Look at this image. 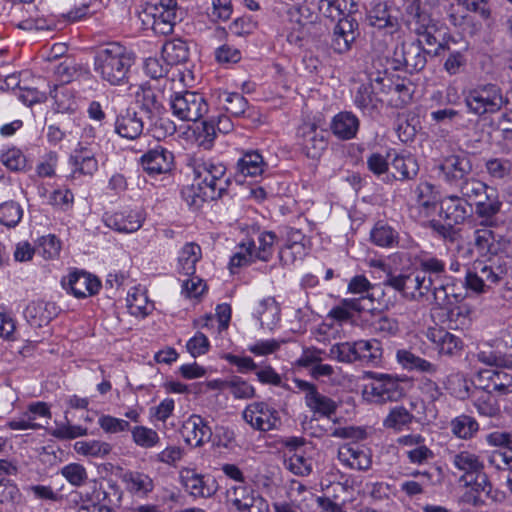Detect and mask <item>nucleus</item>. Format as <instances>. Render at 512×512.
Returning a JSON list of instances; mask_svg holds the SVG:
<instances>
[{
  "mask_svg": "<svg viewBox=\"0 0 512 512\" xmlns=\"http://www.w3.org/2000/svg\"><path fill=\"white\" fill-rule=\"evenodd\" d=\"M135 62V54L118 42L100 47L94 56V70L110 85L119 86L128 82V73Z\"/></svg>",
  "mask_w": 512,
  "mask_h": 512,
  "instance_id": "f257e3e1",
  "label": "nucleus"
},
{
  "mask_svg": "<svg viewBox=\"0 0 512 512\" xmlns=\"http://www.w3.org/2000/svg\"><path fill=\"white\" fill-rule=\"evenodd\" d=\"M145 29L167 36L173 32L177 22L182 19V12L177 0H160L158 3H145L138 13Z\"/></svg>",
  "mask_w": 512,
  "mask_h": 512,
  "instance_id": "f03ea898",
  "label": "nucleus"
},
{
  "mask_svg": "<svg viewBox=\"0 0 512 512\" xmlns=\"http://www.w3.org/2000/svg\"><path fill=\"white\" fill-rule=\"evenodd\" d=\"M194 181L204 188V195L210 200L221 198L230 185V178L226 176V167L223 163L212 159L194 158Z\"/></svg>",
  "mask_w": 512,
  "mask_h": 512,
  "instance_id": "7ed1b4c3",
  "label": "nucleus"
},
{
  "mask_svg": "<svg viewBox=\"0 0 512 512\" xmlns=\"http://www.w3.org/2000/svg\"><path fill=\"white\" fill-rule=\"evenodd\" d=\"M503 90L496 83H481L464 92L467 111L476 116L495 114L503 108Z\"/></svg>",
  "mask_w": 512,
  "mask_h": 512,
  "instance_id": "20e7f679",
  "label": "nucleus"
},
{
  "mask_svg": "<svg viewBox=\"0 0 512 512\" xmlns=\"http://www.w3.org/2000/svg\"><path fill=\"white\" fill-rule=\"evenodd\" d=\"M371 382L363 389L364 398L373 404H386L398 402L406 394L402 383L405 379L395 375L377 372H368Z\"/></svg>",
  "mask_w": 512,
  "mask_h": 512,
  "instance_id": "39448f33",
  "label": "nucleus"
},
{
  "mask_svg": "<svg viewBox=\"0 0 512 512\" xmlns=\"http://www.w3.org/2000/svg\"><path fill=\"white\" fill-rule=\"evenodd\" d=\"M429 53L424 49L420 39L402 41L395 46L388 59L394 70H403L412 74L425 68Z\"/></svg>",
  "mask_w": 512,
  "mask_h": 512,
  "instance_id": "423d86ee",
  "label": "nucleus"
},
{
  "mask_svg": "<svg viewBox=\"0 0 512 512\" xmlns=\"http://www.w3.org/2000/svg\"><path fill=\"white\" fill-rule=\"evenodd\" d=\"M383 284L391 287L410 301L424 302L430 300V286L426 283L425 277L418 271L408 273H388Z\"/></svg>",
  "mask_w": 512,
  "mask_h": 512,
  "instance_id": "0eeeda50",
  "label": "nucleus"
},
{
  "mask_svg": "<svg viewBox=\"0 0 512 512\" xmlns=\"http://www.w3.org/2000/svg\"><path fill=\"white\" fill-rule=\"evenodd\" d=\"M470 45L466 40L456 39L452 35H444L442 42L433 52V56L439 57L447 52V57L443 63L444 71L450 76L463 72L468 63V53Z\"/></svg>",
  "mask_w": 512,
  "mask_h": 512,
  "instance_id": "6e6552de",
  "label": "nucleus"
},
{
  "mask_svg": "<svg viewBox=\"0 0 512 512\" xmlns=\"http://www.w3.org/2000/svg\"><path fill=\"white\" fill-rule=\"evenodd\" d=\"M174 116L182 121H197L208 112V104L201 93L184 91L174 93L170 98Z\"/></svg>",
  "mask_w": 512,
  "mask_h": 512,
  "instance_id": "1a4fd4ad",
  "label": "nucleus"
},
{
  "mask_svg": "<svg viewBox=\"0 0 512 512\" xmlns=\"http://www.w3.org/2000/svg\"><path fill=\"white\" fill-rule=\"evenodd\" d=\"M459 301V295L455 293L453 278L446 277L444 280L436 281L430 290V300L437 308L449 310V318L453 320L455 316L466 315L469 313L467 306H458L453 308Z\"/></svg>",
  "mask_w": 512,
  "mask_h": 512,
  "instance_id": "9d476101",
  "label": "nucleus"
},
{
  "mask_svg": "<svg viewBox=\"0 0 512 512\" xmlns=\"http://www.w3.org/2000/svg\"><path fill=\"white\" fill-rule=\"evenodd\" d=\"M227 499L237 512H269L268 502L244 483L231 487Z\"/></svg>",
  "mask_w": 512,
  "mask_h": 512,
  "instance_id": "9b49d317",
  "label": "nucleus"
},
{
  "mask_svg": "<svg viewBox=\"0 0 512 512\" xmlns=\"http://www.w3.org/2000/svg\"><path fill=\"white\" fill-rule=\"evenodd\" d=\"M474 213L482 227H499L504 223L501 217L503 201L497 191L490 188L483 198L474 204Z\"/></svg>",
  "mask_w": 512,
  "mask_h": 512,
  "instance_id": "f8f14e48",
  "label": "nucleus"
},
{
  "mask_svg": "<svg viewBox=\"0 0 512 512\" xmlns=\"http://www.w3.org/2000/svg\"><path fill=\"white\" fill-rule=\"evenodd\" d=\"M327 131L319 128L314 123H304L297 130L299 144L303 153L312 159H317L327 148Z\"/></svg>",
  "mask_w": 512,
  "mask_h": 512,
  "instance_id": "ddd939ff",
  "label": "nucleus"
},
{
  "mask_svg": "<svg viewBox=\"0 0 512 512\" xmlns=\"http://www.w3.org/2000/svg\"><path fill=\"white\" fill-rule=\"evenodd\" d=\"M243 418L254 429L260 431L273 430L281 423L277 410L265 402L249 404L243 411Z\"/></svg>",
  "mask_w": 512,
  "mask_h": 512,
  "instance_id": "4468645a",
  "label": "nucleus"
},
{
  "mask_svg": "<svg viewBox=\"0 0 512 512\" xmlns=\"http://www.w3.org/2000/svg\"><path fill=\"white\" fill-rule=\"evenodd\" d=\"M140 164L149 175L166 174L174 168V154L168 148L156 145L140 157Z\"/></svg>",
  "mask_w": 512,
  "mask_h": 512,
  "instance_id": "2eb2a0df",
  "label": "nucleus"
},
{
  "mask_svg": "<svg viewBox=\"0 0 512 512\" xmlns=\"http://www.w3.org/2000/svg\"><path fill=\"white\" fill-rule=\"evenodd\" d=\"M414 264L418 273L425 277L426 283L432 289L436 281L444 280L447 276L446 262L436 255L421 250L414 255Z\"/></svg>",
  "mask_w": 512,
  "mask_h": 512,
  "instance_id": "dca6fc26",
  "label": "nucleus"
},
{
  "mask_svg": "<svg viewBox=\"0 0 512 512\" xmlns=\"http://www.w3.org/2000/svg\"><path fill=\"white\" fill-rule=\"evenodd\" d=\"M439 170L445 182L455 185L471 175L473 165L469 156L464 154H453L444 158L439 165Z\"/></svg>",
  "mask_w": 512,
  "mask_h": 512,
  "instance_id": "f3484780",
  "label": "nucleus"
},
{
  "mask_svg": "<svg viewBox=\"0 0 512 512\" xmlns=\"http://www.w3.org/2000/svg\"><path fill=\"white\" fill-rule=\"evenodd\" d=\"M390 171L382 180L391 184L394 181H409L417 177L419 166L416 159L411 155L398 153L390 154Z\"/></svg>",
  "mask_w": 512,
  "mask_h": 512,
  "instance_id": "a211bd4d",
  "label": "nucleus"
},
{
  "mask_svg": "<svg viewBox=\"0 0 512 512\" xmlns=\"http://www.w3.org/2000/svg\"><path fill=\"white\" fill-rule=\"evenodd\" d=\"M104 224L118 233H133L139 230L144 218L137 210L124 209L103 214Z\"/></svg>",
  "mask_w": 512,
  "mask_h": 512,
  "instance_id": "6ab92c4d",
  "label": "nucleus"
},
{
  "mask_svg": "<svg viewBox=\"0 0 512 512\" xmlns=\"http://www.w3.org/2000/svg\"><path fill=\"white\" fill-rule=\"evenodd\" d=\"M62 284L66 289L77 298H86L98 293L100 280L85 271H73L66 278H63Z\"/></svg>",
  "mask_w": 512,
  "mask_h": 512,
  "instance_id": "aec40b11",
  "label": "nucleus"
},
{
  "mask_svg": "<svg viewBox=\"0 0 512 512\" xmlns=\"http://www.w3.org/2000/svg\"><path fill=\"white\" fill-rule=\"evenodd\" d=\"M427 339L432 342L440 355L458 356L464 348L462 339L442 327H430L426 331Z\"/></svg>",
  "mask_w": 512,
  "mask_h": 512,
  "instance_id": "412c9836",
  "label": "nucleus"
},
{
  "mask_svg": "<svg viewBox=\"0 0 512 512\" xmlns=\"http://www.w3.org/2000/svg\"><path fill=\"white\" fill-rule=\"evenodd\" d=\"M338 459L345 466L356 470H368L372 465V454L369 448L360 446L356 442L347 443L339 447Z\"/></svg>",
  "mask_w": 512,
  "mask_h": 512,
  "instance_id": "4be33fe9",
  "label": "nucleus"
},
{
  "mask_svg": "<svg viewBox=\"0 0 512 512\" xmlns=\"http://www.w3.org/2000/svg\"><path fill=\"white\" fill-rule=\"evenodd\" d=\"M96 153L97 146L84 145L80 142L69 158L70 164L74 167L73 174L79 173L81 175L93 176L98 170Z\"/></svg>",
  "mask_w": 512,
  "mask_h": 512,
  "instance_id": "5701e85b",
  "label": "nucleus"
},
{
  "mask_svg": "<svg viewBox=\"0 0 512 512\" xmlns=\"http://www.w3.org/2000/svg\"><path fill=\"white\" fill-rule=\"evenodd\" d=\"M181 434L188 445L198 447L211 439L212 431L201 416L194 414L183 423Z\"/></svg>",
  "mask_w": 512,
  "mask_h": 512,
  "instance_id": "b1692460",
  "label": "nucleus"
},
{
  "mask_svg": "<svg viewBox=\"0 0 512 512\" xmlns=\"http://www.w3.org/2000/svg\"><path fill=\"white\" fill-rule=\"evenodd\" d=\"M358 23L352 17L340 18L333 30L331 48L339 54L347 52L356 38Z\"/></svg>",
  "mask_w": 512,
  "mask_h": 512,
  "instance_id": "393cba45",
  "label": "nucleus"
},
{
  "mask_svg": "<svg viewBox=\"0 0 512 512\" xmlns=\"http://www.w3.org/2000/svg\"><path fill=\"white\" fill-rule=\"evenodd\" d=\"M142 118L132 108H126L117 115L115 120V132L122 138L134 140L143 132Z\"/></svg>",
  "mask_w": 512,
  "mask_h": 512,
  "instance_id": "a878e982",
  "label": "nucleus"
},
{
  "mask_svg": "<svg viewBox=\"0 0 512 512\" xmlns=\"http://www.w3.org/2000/svg\"><path fill=\"white\" fill-rule=\"evenodd\" d=\"M441 211L444 217L454 225L462 224L472 215L473 207L456 194L447 195L442 199Z\"/></svg>",
  "mask_w": 512,
  "mask_h": 512,
  "instance_id": "bb28decb",
  "label": "nucleus"
},
{
  "mask_svg": "<svg viewBox=\"0 0 512 512\" xmlns=\"http://www.w3.org/2000/svg\"><path fill=\"white\" fill-rule=\"evenodd\" d=\"M353 101L355 106L364 115L369 116L379 112L383 104L370 79L368 82L359 85L354 94Z\"/></svg>",
  "mask_w": 512,
  "mask_h": 512,
  "instance_id": "cd10ccee",
  "label": "nucleus"
},
{
  "mask_svg": "<svg viewBox=\"0 0 512 512\" xmlns=\"http://www.w3.org/2000/svg\"><path fill=\"white\" fill-rule=\"evenodd\" d=\"M180 482L184 490L195 498H208L215 492L214 486L210 485L203 475L196 473L193 469H182Z\"/></svg>",
  "mask_w": 512,
  "mask_h": 512,
  "instance_id": "c85d7f7f",
  "label": "nucleus"
},
{
  "mask_svg": "<svg viewBox=\"0 0 512 512\" xmlns=\"http://www.w3.org/2000/svg\"><path fill=\"white\" fill-rule=\"evenodd\" d=\"M366 20L370 26L379 30L385 29L391 35L400 28L397 17L390 14L387 4L383 2L377 3L370 9Z\"/></svg>",
  "mask_w": 512,
  "mask_h": 512,
  "instance_id": "c756f323",
  "label": "nucleus"
},
{
  "mask_svg": "<svg viewBox=\"0 0 512 512\" xmlns=\"http://www.w3.org/2000/svg\"><path fill=\"white\" fill-rule=\"evenodd\" d=\"M359 125V119L355 114L343 111L333 117L330 128L337 138L350 140L356 136Z\"/></svg>",
  "mask_w": 512,
  "mask_h": 512,
  "instance_id": "7c9ffc66",
  "label": "nucleus"
},
{
  "mask_svg": "<svg viewBox=\"0 0 512 512\" xmlns=\"http://www.w3.org/2000/svg\"><path fill=\"white\" fill-rule=\"evenodd\" d=\"M267 168L263 156L257 150H251L245 152L237 161L236 174L244 178L257 177L264 174Z\"/></svg>",
  "mask_w": 512,
  "mask_h": 512,
  "instance_id": "2f4dec72",
  "label": "nucleus"
},
{
  "mask_svg": "<svg viewBox=\"0 0 512 512\" xmlns=\"http://www.w3.org/2000/svg\"><path fill=\"white\" fill-rule=\"evenodd\" d=\"M359 363L378 367L383 362V348L377 339H361L356 341Z\"/></svg>",
  "mask_w": 512,
  "mask_h": 512,
  "instance_id": "473e14b6",
  "label": "nucleus"
},
{
  "mask_svg": "<svg viewBox=\"0 0 512 512\" xmlns=\"http://www.w3.org/2000/svg\"><path fill=\"white\" fill-rule=\"evenodd\" d=\"M447 19L452 26L458 28L465 35L473 36L481 29V24L473 16L467 14L460 4L450 5Z\"/></svg>",
  "mask_w": 512,
  "mask_h": 512,
  "instance_id": "72a5a7b5",
  "label": "nucleus"
},
{
  "mask_svg": "<svg viewBox=\"0 0 512 512\" xmlns=\"http://www.w3.org/2000/svg\"><path fill=\"white\" fill-rule=\"evenodd\" d=\"M457 190L458 196L472 206L491 188L481 180L471 177L470 175L454 185Z\"/></svg>",
  "mask_w": 512,
  "mask_h": 512,
  "instance_id": "f704fd0d",
  "label": "nucleus"
},
{
  "mask_svg": "<svg viewBox=\"0 0 512 512\" xmlns=\"http://www.w3.org/2000/svg\"><path fill=\"white\" fill-rule=\"evenodd\" d=\"M126 490L140 498L147 497L154 489L153 479L142 472L129 471L122 478Z\"/></svg>",
  "mask_w": 512,
  "mask_h": 512,
  "instance_id": "c9c22d12",
  "label": "nucleus"
},
{
  "mask_svg": "<svg viewBox=\"0 0 512 512\" xmlns=\"http://www.w3.org/2000/svg\"><path fill=\"white\" fill-rule=\"evenodd\" d=\"M280 306L273 297L262 299L254 315L260 321V325L264 329L273 330L280 321Z\"/></svg>",
  "mask_w": 512,
  "mask_h": 512,
  "instance_id": "e433bc0d",
  "label": "nucleus"
},
{
  "mask_svg": "<svg viewBox=\"0 0 512 512\" xmlns=\"http://www.w3.org/2000/svg\"><path fill=\"white\" fill-rule=\"evenodd\" d=\"M370 240L378 247L394 248L399 243V233L388 223L378 221L370 231Z\"/></svg>",
  "mask_w": 512,
  "mask_h": 512,
  "instance_id": "4c0bfd02",
  "label": "nucleus"
},
{
  "mask_svg": "<svg viewBox=\"0 0 512 512\" xmlns=\"http://www.w3.org/2000/svg\"><path fill=\"white\" fill-rule=\"evenodd\" d=\"M189 46L182 39L166 41L162 47V57L167 65H179L189 59Z\"/></svg>",
  "mask_w": 512,
  "mask_h": 512,
  "instance_id": "58836bf2",
  "label": "nucleus"
},
{
  "mask_svg": "<svg viewBox=\"0 0 512 512\" xmlns=\"http://www.w3.org/2000/svg\"><path fill=\"white\" fill-rule=\"evenodd\" d=\"M398 363L406 370H417L419 372L434 374L437 372V365L420 358L406 349H400L396 353Z\"/></svg>",
  "mask_w": 512,
  "mask_h": 512,
  "instance_id": "ea45409f",
  "label": "nucleus"
},
{
  "mask_svg": "<svg viewBox=\"0 0 512 512\" xmlns=\"http://www.w3.org/2000/svg\"><path fill=\"white\" fill-rule=\"evenodd\" d=\"M398 363L406 370H417L419 372L434 374L437 372V365L420 358L406 349H400L396 353Z\"/></svg>",
  "mask_w": 512,
  "mask_h": 512,
  "instance_id": "a19ab883",
  "label": "nucleus"
},
{
  "mask_svg": "<svg viewBox=\"0 0 512 512\" xmlns=\"http://www.w3.org/2000/svg\"><path fill=\"white\" fill-rule=\"evenodd\" d=\"M414 87L410 80L396 78L393 83L391 96L388 97V105L395 108H403L411 101Z\"/></svg>",
  "mask_w": 512,
  "mask_h": 512,
  "instance_id": "79ce46f5",
  "label": "nucleus"
},
{
  "mask_svg": "<svg viewBox=\"0 0 512 512\" xmlns=\"http://www.w3.org/2000/svg\"><path fill=\"white\" fill-rule=\"evenodd\" d=\"M201 247L196 243H186L178 257L179 272L186 276H193L196 263L201 259Z\"/></svg>",
  "mask_w": 512,
  "mask_h": 512,
  "instance_id": "37998d69",
  "label": "nucleus"
},
{
  "mask_svg": "<svg viewBox=\"0 0 512 512\" xmlns=\"http://www.w3.org/2000/svg\"><path fill=\"white\" fill-rule=\"evenodd\" d=\"M414 420L415 416L407 408L404 406H395L384 418L383 426L387 429L401 432L408 428Z\"/></svg>",
  "mask_w": 512,
  "mask_h": 512,
  "instance_id": "c03bdc74",
  "label": "nucleus"
},
{
  "mask_svg": "<svg viewBox=\"0 0 512 512\" xmlns=\"http://www.w3.org/2000/svg\"><path fill=\"white\" fill-rule=\"evenodd\" d=\"M57 307L52 302L38 301L28 305L26 315L38 326L48 324L56 315Z\"/></svg>",
  "mask_w": 512,
  "mask_h": 512,
  "instance_id": "a18cd8bd",
  "label": "nucleus"
},
{
  "mask_svg": "<svg viewBox=\"0 0 512 512\" xmlns=\"http://www.w3.org/2000/svg\"><path fill=\"white\" fill-rule=\"evenodd\" d=\"M453 464L457 469L465 473V475L462 476V480L464 481L484 469V465L479 460V457L468 451L455 454L453 456Z\"/></svg>",
  "mask_w": 512,
  "mask_h": 512,
  "instance_id": "49530a36",
  "label": "nucleus"
},
{
  "mask_svg": "<svg viewBox=\"0 0 512 512\" xmlns=\"http://www.w3.org/2000/svg\"><path fill=\"white\" fill-rule=\"evenodd\" d=\"M452 433L461 439L472 438L479 430L478 422L471 416L462 414L450 423Z\"/></svg>",
  "mask_w": 512,
  "mask_h": 512,
  "instance_id": "de8ad7c7",
  "label": "nucleus"
},
{
  "mask_svg": "<svg viewBox=\"0 0 512 512\" xmlns=\"http://www.w3.org/2000/svg\"><path fill=\"white\" fill-rule=\"evenodd\" d=\"M219 99L224 109L234 117L244 116L249 107L248 101L237 92L224 91Z\"/></svg>",
  "mask_w": 512,
  "mask_h": 512,
  "instance_id": "09e8293b",
  "label": "nucleus"
},
{
  "mask_svg": "<svg viewBox=\"0 0 512 512\" xmlns=\"http://www.w3.org/2000/svg\"><path fill=\"white\" fill-rule=\"evenodd\" d=\"M485 169L492 180L508 181L512 174V162L506 158H490L485 162Z\"/></svg>",
  "mask_w": 512,
  "mask_h": 512,
  "instance_id": "8fccbe9b",
  "label": "nucleus"
},
{
  "mask_svg": "<svg viewBox=\"0 0 512 512\" xmlns=\"http://www.w3.org/2000/svg\"><path fill=\"white\" fill-rule=\"evenodd\" d=\"M415 194L418 206L423 208L426 214L436 209L438 198L434 185L421 182L417 185Z\"/></svg>",
  "mask_w": 512,
  "mask_h": 512,
  "instance_id": "3c124183",
  "label": "nucleus"
},
{
  "mask_svg": "<svg viewBox=\"0 0 512 512\" xmlns=\"http://www.w3.org/2000/svg\"><path fill=\"white\" fill-rule=\"evenodd\" d=\"M127 307L130 314L136 317L147 316L153 308L152 304L149 303L146 294L137 288H134L133 292H128Z\"/></svg>",
  "mask_w": 512,
  "mask_h": 512,
  "instance_id": "603ef678",
  "label": "nucleus"
},
{
  "mask_svg": "<svg viewBox=\"0 0 512 512\" xmlns=\"http://www.w3.org/2000/svg\"><path fill=\"white\" fill-rule=\"evenodd\" d=\"M328 356L341 363L359 362L356 341L333 344L329 349Z\"/></svg>",
  "mask_w": 512,
  "mask_h": 512,
  "instance_id": "864d4df0",
  "label": "nucleus"
},
{
  "mask_svg": "<svg viewBox=\"0 0 512 512\" xmlns=\"http://www.w3.org/2000/svg\"><path fill=\"white\" fill-rule=\"evenodd\" d=\"M74 450L84 456L104 458L111 452L112 446L99 440L77 441Z\"/></svg>",
  "mask_w": 512,
  "mask_h": 512,
  "instance_id": "5fc2aeb1",
  "label": "nucleus"
},
{
  "mask_svg": "<svg viewBox=\"0 0 512 512\" xmlns=\"http://www.w3.org/2000/svg\"><path fill=\"white\" fill-rule=\"evenodd\" d=\"M477 360L485 365L512 369V354L492 349H482L476 354Z\"/></svg>",
  "mask_w": 512,
  "mask_h": 512,
  "instance_id": "6e6d98bb",
  "label": "nucleus"
},
{
  "mask_svg": "<svg viewBox=\"0 0 512 512\" xmlns=\"http://www.w3.org/2000/svg\"><path fill=\"white\" fill-rule=\"evenodd\" d=\"M36 251L46 260H53L59 257L61 241L54 234H48L37 240Z\"/></svg>",
  "mask_w": 512,
  "mask_h": 512,
  "instance_id": "4d7b16f0",
  "label": "nucleus"
},
{
  "mask_svg": "<svg viewBox=\"0 0 512 512\" xmlns=\"http://www.w3.org/2000/svg\"><path fill=\"white\" fill-rule=\"evenodd\" d=\"M307 407L314 413L330 417L337 410V404L331 398L320 394L318 391L306 402Z\"/></svg>",
  "mask_w": 512,
  "mask_h": 512,
  "instance_id": "13d9d810",
  "label": "nucleus"
},
{
  "mask_svg": "<svg viewBox=\"0 0 512 512\" xmlns=\"http://www.w3.org/2000/svg\"><path fill=\"white\" fill-rule=\"evenodd\" d=\"M488 392L499 396L512 394V376L503 371H494L489 376Z\"/></svg>",
  "mask_w": 512,
  "mask_h": 512,
  "instance_id": "bf43d9fd",
  "label": "nucleus"
},
{
  "mask_svg": "<svg viewBox=\"0 0 512 512\" xmlns=\"http://www.w3.org/2000/svg\"><path fill=\"white\" fill-rule=\"evenodd\" d=\"M473 382L465 377L464 374L456 373L448 379V389L450 393L461 400L471 396Z\"/></svg>",
  "mask_w": 512,
  "mask_h": 512,
  "instance_id": "052dcab7",
  "label": "nucleus"
},
{
  "mask_svg": "<svg viewBox=\"0 0 512 512\" xmlns=\"http://www.w3.org/2000/svg\"><path fill=\"white\" fill-rule=\"evenodd\" d=\"M277 236L272 231H264L258 237V247L254 248V256L256 260L267 262L273 255V247L276 243Z\"/></svg>",
  "mask_w": 512,
  "mask_h": 512,
  "instance_id": "680f3d73",
  "label": "nucleus"
},
{
  "mask_svg": "<svg viewBox=\"0 0 512 512\" xmlns=\"http://www.w3.org/2000/svg\"><path fill=\"white\" fill-rule=\"evenodd\" d=\"M132 439L137 446L142 448L155 447L160 442L158 433L146 426H135L131 429Z\"/></svg>",
  "mask_w": 512,
  "mask_h": 512,
  "instance_id": "e2e57ef3",
  "label": "nucleus"
},
{
  "mask_svg": "<svg viewBox=\"0 0 512 512\" xmlns=\"http://www.w3.org/2000/svg\"><path fill=\"white\" fill-rule=\"evenodd\" d=\"M181 197L193 209H199L204 202L211 201L210 197L204 195V188L196 181L181 189Z\"/></svg>",
  "mask_w": 512,
  "mask_h": 512,
  "instance_id": "0e129e2a",
  "label": "nucleus"
},
{
  "mask_svg": "<svg viewBox=\"0 0 512 512\" xmlns=\"http://www.w3.org/2000/svg\"><path fill=\"white\" fill-rule=\"evenodd\" d=\"M23 216L21 206L15 201L4 202L0 205V223L7 227H15Z\"/></svg>",
  "mask_w": 512,
  "mask_h": 512,
  "instance_id": "69168bd1",
  "label": "nucleus"
},
{
  "mask_svg": "<svg viewBox=\"0 0 512 512\" xmlns=\"http://www.w3.org/2000/svg\"><path fill=\"white\" fill-rule=\"evenodd\" d=\"M225 385L236 399H250L255 396V388L239 376L231 377Z\"/></svg>",
  "mask_w": 512,
  "mask_h": 512,
  "instance_id": "338daca9",
  "label": "nucleus"
},
{
  "mask_svg": "<svg viewBox=\"0 0 512 512\" xmlns=\"http://www.w3.org/2000/svg\"><path fill=\"white\" fill-rule=\"evenodd\" d=\"M286 468L298 476H308L312 472V459L304 454L294 452L285 461Z\"/></svg>",
  "mask_w": 512,
  "mask_h": 512,
  "instance_id": "774afa93",
  "label": "nucleus"
}]
</instances>
